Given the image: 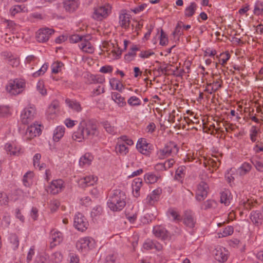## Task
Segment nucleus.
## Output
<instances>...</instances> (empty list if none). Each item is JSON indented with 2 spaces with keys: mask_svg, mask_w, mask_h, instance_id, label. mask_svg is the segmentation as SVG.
<instances>
[{
  "mask_svg": "<svg viewBox=\"0 0 263 263\" xmlns=\"http://www.w3.org/2000/svg\"><path fill=\"white\" fill-rule=\"evenodd\" d=\"M36 88L41 95H45L46 94V89L44 88V84L43 82L39 81L37 83Z\"/></svg>",
  "mask_w": 263,
  "mask_h": 263,
  "instance_id": "4d7b16f0",
  "label": "nucleus"
},
{
  "mask_svg": "<svg viewBox=\"0 0 263 263\" xmlns=\"http://www.w3.org/2000/svg\"><path fill=\"white\" fill-rule=\"evenodd\" d=\"M54 32V30L52 29L48 28H41L36 32V40L39 42H45L49 40L50 35Z\"/></svg>",
  "mask_w": 263,
  "mask_h": 263,
  "instance_id": "1a4fd4ad",
  "label": "nucleus"
},
{
  "mask_svg": "<svg viewBox=\"0 0 263 263\" xmlns=\"http://www.w3.org/2000/svg\"><path fill=\"white\" fill-rule=\"evenodd\" d=\"M88 40L86 36L79 46L84 52L91 53L93 52L94 48Z\"/></svg>",
  "mask_w": 263,
  "mask_h": 263,
  "instance_id": "5701e85b",
  "label": "nucleus"
},
{
  "mask_svg": "<svg viewBox=\"0 0 263 263\" xmlns=\"http://www.w3.org/2000/svg\"><path fill=\"white\" fill-rule=\"evenodd\" d=\"M63 64L59 61L54 62L51 65L52 73H57L61 70Z\"/></svg>",
  "mask_w": 263,
  "mask_h": 263,
  "instance_id": "79ce46f5",
  "label": "nucleus"
},
{
  "mask_svg": "<svg viewBox=\"0 0 263 263\" xmlns=\"http://www.w3.org/2000/svg\"><path fill=\"white\" fill-rule=\"evenodd\" d=\"M93 156L90 153H87L83 155L80 159L79 164L81 167H86L89 166L92 160Z\"/></svg>",
  "mask_w": 263,
  "mask_h": 263,
  "instance_id": "f3484780",
  "label": "nucleus"
},
{
  "mask_svg": "<svg viewBox=\"0 0 263 263\" xmlns=\"http://www.w3.org/2000/svg\"><path fill=\"white\" fill-rule=\"evenodd\" d=\"M78 0H65L63 2V6L66 11L72 12L75 11L78 7Z\"/></svg>",
  "mask_w": 263,
  "mask_h": 263,
  "instance_id": "dca6fc26",
  "label": "nucleus"
},
{
  "mask_svg": "<svg viewBox=\"0 0 263 263\" xmlns=\"http://www.w3.org/2000/svg\"><path fill=\"white\" fill-rule=\"evenodd\" d=\"M251 221L256 224L261 223L262 218V213H260L258 211H253L250 215Z\"/></svg>",
  "mask_w": 263,
  "mask_h": 263,
  "instance_id": "bb28decb",
  "label": "nucleus"
},
{
  "mask_svg": "<svg viewBox=\"0 0 263 263\" xmlns=\"http://www.w3.org/2000/svg\"><path fill=\"white\" fill-rule=\"evenodd\" d=\"M173 148L177 149L176 145L174 143H170L158 152V155L160 159H164L168 157L173 151Z\"/></svg>",
  "mask_w": 263,
  "mask_h": 263,
  "instance_id": "f8f14e48",
  "label": "nucleus"
},
{
  "mask_svg": "<svg viewBox=\"0 0 263 263\" xmlns=\"http://www.w3.org/2000/svg\"><path fill=\"white\" fill-rule=\"evenodd\" d=\"M114 82H116V86L115 89L120 92H122V89L123 88V84L120 81L117 80L116 79H112L109 81L110 85L112 87H113Z\"/></svg>",
  "mask_w": 263,
  "mask_h": 263,
  "instance_id": "37998d69",
  "label": "nucleus"
},
{
  "mask_svg": "<svg viewBox=\"0 0 263 263\" xmlns=\"http://www.w3.org/2000/svg\"><path fill=\"white\" fill-rule=\"evenodd\" d=\"M168 213L173 217L174 220L179 221L181 220V216L176 211L170 209L168 211Z\"/></svg>",
  "mask_w": 263,
  "mask_h": 263,
  "instance_id": "6e6d98bb",
  "label": "nucleus"
},
{
  "mask_svg": "<svg viewBox=\"0 0 263 263\" xmlns=\"http://www.w3.org/2000/svg\"><path fill=\"white\" fill-rule=\"evenodd\" d=\"M131 16L126 12V10H122L119 15V24L120 26L127 29L129 28L130 23Z\"/></svg>",
  "mask_w": 263,
  "mask_h": 263,
  "instance_id": "4468645a",
  "label": "nucleus"
},
{
  "mask_svg": "<svg viewBox=\"0 0 263 263\" xmlns=\"http://www.w3.org/2000/svg\"><path fill=\"white\" fill-rule=\"evenodd\" d=\"M143 248L147 250L155 249L157 251H160L162 249V246L156 241L148 240L144 243Z\"/></svg>",
  "mask_w": 263,
  "mask_h": 263,
  "instance_id": "6ab92c4d",
  "label": "nucleus"
},
{
  "mask_svg": "<svg viewBox=\"0 0 263 263\" xmlns=\"http://www.w3.org/2000/svg\"><path fill=\"white\" fill-rule=\"evenodd\" d=\"M182 24V22H178L175 27V30L173 31L172 33L173 35L174 36V39H176L177 41H179L180 36L183 34V31L181 28Z\"/></svg>",
  "mask_w": 263,
  "mask_h": 263,
  "instance_id": "473e14b6",
  "label": "nucleus"
},
{
  "mask_svg": "<svg viewBox=\"0 0 263 263\" xmlns=\"http://www.w3.org/2000/svg\"><path fill=\"white\" fill-rule=\"evenodd\" d=\"M6 151L10 155H18L20 153L21 148L14 145H12L10 143H7L5 145Z\"/></svg>",
  "mask_w": 263,
  "mask_h": 263,
  "instance_id": "cd10ccee",
  "label": "nucleus"
},
{
  "mask_svg": "<svg viewBox=\"0 0 263 263\" xmlns=\"http://www.w3.org/2000/svg\"><path fill=\"white\" fill-rule=\"evenodd\" d=\"M256 169L259 172H263V163L259 161H252Z\"/></svg>",
  "mask_w": 263,
  "mask_h": 263,
  "instance_id": "e2e57ef3",
  "label": "nucleus"
},
{
  "mask_svg": "<svg viewBox=\"0 0 263 263\" xmlns=\"http://www.w3.org/2000/svg\"><path fill=\"white\" fill-rule=\"evenodd\" d=\"M138 50H139V48L137 47V46H133L128 53L125 55L124 59L125 61L127 62H129L134 60L136 55V52Z\"/></svg>",
  "mask_w": 263,
  "mask_h": 263,
  "instance_id": "7c9ffc66",
  "label": "nucleus"
},
{
  "mask_svg": "<svg viewBox=\"0 0 263 263\" xmlns=\"http://www.w3.org/2000/svg\"><path fill=\"white\" fill-rule=\"evenodd\" d=\"M117 153L125 155L128 152V147L124 144H118L116 147Z\"/></svg>",
  "mask_w": 263,
  "mask_h": 263,
  "instance_id": "4c0bfd02",
  "label": "nucleus"
},
{
  "mask_svg": "<svg viewBox=\"0 0 263 263\" xmlns=\"http://www.w3.org/2000/svg\"><path fill=\"white\" fill-rule=\"evenodd\" d=\"M153 232L157 237L164 239L167 236V231L160 227H155L153 229Z\"/></svg>",
  "mask_w": 263,
  "mask_h": 263,
  "instance_id": "c756f323",
  "label": "nucleus"
},
{
  "mask_svg": "<svg viewBox=\"0 0 263 263\" xmlns=\"http://www.w3.org/2000/svg\"><path fill=\"white\" fill-rule=\"evenodd\" d=\"M159 177L154 174L148 173L144 175V180L147 183L153 184L157 182Z\"/></svg>",
  "mask_w": 263,
  "mask_h": 263,
  "instance_id": "72a5a7b5",
  "label": "nucleus"
},
{
  "mask_svg": "<svg viewBox=\"0 0 263 263\" xmlns=\"http://www.w3.org/2000/svg\"><path fill=\"white\" fill-rule=\"evenodd\" d=\"M86 36L79 35L78 34H73L70 36L69 41L72 43H76L80 41L81 43L83 42Z\"/></svg>",
  "mask_w": 263,
  "mask_h": 263,
  "instance_id": "3c124183",
  "label": "nucleus"
},
{
  "mask_svg": "<svg viewBox=\"0 0 263 263\" xmlns=\"http://www.w3.org/2000/svg\"><path fill=\"white\" fill-rule=\"evenodd\" d=\"M88 222L84 215L78 213L75 215L74 218V226L79 231L83 232L88 227Z\"/></svg>",
  "mask_w": 263,
  "mask_h": 263,
  "instance_id": "39448f33",
  "label": "nucleus"
},
{
  "mask_svg": "<svg viewBox=\"0 0 263 263\" xmlns=\"http://www.w3.org/2000/svg\"><path fill=\"white\" fill-rule=\"evenodd\" d=\"M111 98L120 107H123L126 105L124 98L118 92H112Z\"/></svg>",
  "mask_w": 263,
  "mask_h": 263,
  "instance_id": "393cba45",
  "label": "nucleus"
},
{
  "mask_svg": "<svg viewBox=\"0 0 263 263\" xmlns=\"http://www.w3.org/2000/svg\"><path fill=\"white\" fill-rule=\"evenodd\" d=\"M65 102L68 107L73 110L77 112H80L82 110V107L80 103L76 100L66 99Z\"/></svg>",
  "mask_w": 263,
  "mask_h": 263,
  "instance_id": "b1692460",
  "label": "nucleus"
},
{
  "mask_svg": "<svg viewBox=\"0 0 263 263\" xmlns=\"http://www.w3.org/2000/svg\"><path fill=\"white\" fill-rule=\"evenodd\" d=\"M111 11V7L109 5L100 6L94 10L92 17L94 19L101 21L106 18Z\"/></svg>",
  "mask_w": 263,
  "mask_h": 263,
  "instance_id": "20e7f679",
  "label": "nucleus"
},
{
  "mask_svg": "<svg viewBox=\"0 0 263 263\" xmlns=\"http://www.w3.org/2000/svg\"><path fill=\"white\" fill-rule=\"evenodd\" d=\"M168 43V39L166 35L165 34L163 30H161V35L160 39V44L162 46L166 45Z\"/></svg>",
  "mask_w": 263,
  "mask_h": 263,
  "instance_id": "bf43d9fd",
  "label": "nucleus"
},
{
  "mask_svg": "<svg viewBox=\"0 0 263 263\" xmlns=\"http://www.w3.org/2000/svg\"><path fill=\"white\" fill-rule=\"evenodd\" d=\"M51 238L52 241L51 242V247H53L58 245H59L63 240V235L61 232H51Z\"/></svg>",
  "mask_w": 263,
  "mask_h": 263,
  "instance_id": "aec40b11",
  "label": "nucleus"
},
{
  "mask_svg": "<svg viewBox=\"0 0 263 263\" xmlns=\"http://www.w3.org/2000/svg\"><path fill=\"white\" fill-rule=\"evenodd\" d=\"M216 205V202L214 200H208L204 202L201 205V209L207 210L214 208Z\"/></svg>",
  "mask_w": 263,
  "mask_h": 263,
  "instance_id": "c03bdc74",
  "label": "nucleus"
},
{
  "mask_svg": "<svg viewBox=\"0 0 263 263\" xmlns=\"http://www.w3.org/2000/svg\"><path fill=\"white\" fill-rule=\"evenodd\" d=\"M196 9V4L193 2L190 4V5L187 7L184 11V15L186 17H191L195 13Z\"/></svg>",
  "mask_w": 263,
  "mask_h": 263,
  "instance_id": "f704fd0d",
  "label": "nucleus"
},
{
  "mask_svg": "<svg viewBox=\"0 0 263 263\" xmlns=\"http://www.w3.org/2000/svg\"><path fill=\"white\" fill-rule=\"evenodd\" d=\"M232 199L231 192L229 190H224L221 193L220 202L228 206Z\"/></svg>",
  "mask_w": 263,
  "mask_h": 263,
  "instance_id": "4be33fe9",
  "label": "nucleus"
},
{
  "mask_svg": "<svg viewBox=\"0 0 263 263\" xmlns=\"http://www.w3.org/2000/svg\"><path fill=\"white\" fill-rule=\"evenodd\" d=\"M157 200L158 197L153 196L151 194L145 199V203L149 205H153Z\"/></svg>",
  "mask_w": 263,
  "mask_h": 263,
  "instance_id": "603ef678",
  "label": "nucleus"
},
{
  "mask_svg": "<svg viewBox=\"0 0 263 263\" xmlns=\"http://www.w3.org/2000/svg\"><path fill=\"white\" fill-rule=\"evenodd\" d=\"M95 240L90 237H84L80 239L76 243V247L79 250L91 249L95 247Z\"/></svg>",
  "mask_w": 263,
  "mask_h": 263,
  "instance_id": "6e6552de",
  "label": "nucleus"
},
{
  "mask_svg": "<svg viewBox=\"0 0 263 263\" xmlns=\"http://www.w3.org/2000/svg\"><path fill=\"white\" fill-rule=\"evenodd\" d=\"M65 133V127L63 126H58L54 131L53 140L58 141L63 136Z\"/></svg>",
  "mask_w": 263,
  "mask_h": 263,
  "instance_id": "2f4dec72",
  "label": "nucleus"
},
{
  "mask_svg": "<svg viewBox=\"0 0 263 263\" xmlns=\"http://www.w3.org/2000/svg\"><path fill=\"white\" fill-rule=\"evenodd\" d=\"M233 228L232 226H228L221 233L222 237H226L231 235L233 233Z\"/></svg>",
  "mask_w": 263,
  "mask_h": 263,
  "instance_id": "052dcab7",
  "label": "nucleus"
},
{
  "mask_svg": "<svg viewBox=\"0 0 263 263\" xmlns=\"http://www.w3.org/2000/svg\"><path fill=\"white\" fill-rule=\"evenodd\" d=\"M58 106V103L57 102H53L48 107L47 114L50 116V118H52V116L56 113Z\"/></svg>",
  "mask_w": 263,
  "mask_h": 263,
  "instance_id": "e433bc0d",
  "label": "nucleus"
},
{
  "mask_svg": "<svg viewBox=\"0 0 263 263\" xmlns=\"http://www.w3.org/2000/svg\"><path fill=\"white\" fill-rule=\"evenodd\" d=\"M25 7L23 5H16L11 8L10 10L11 15L14 16L16 13H20L23 11V9Z\"/></svg>",
  "mask_w": 263,
  "mask_h": 263,
  "instance_id": "09e8293b",
  "label": "nucleus"
},
{
  "mask_svg": "<svg viewBox=\"0 0 263 263\" xmlns=\"http://www.w3.org/2000/svg\"><path fill=\"white\" fill-rule=\"evenodd\" d=\"M103 126L106 132L111 134H115L117 133L116 128L110 125L108 122H105L103 123Z\"/></svg>",
  "mask_w": 263,
  "mask_h": 263,
  "instance_id": "de8ad7c7",
  "label": "nucleus"
},
{
  "mask_svg": "<svg viewBox=\"0 0 263 263\" xmlns=\"http://www.w3.org/2000/svg\"><path fill=\"white\" fill-rule=\"evenodd\" d=\"M33 177V173L32 172H27L23 176V181L24 184L25 186H28L29 185L28 179H31Z\"/></svg>",
  "mask_w": 263,
  "mask_h": 263,
  "instance_id": "13d9d810",
  "label": "nucleus"
},
{
  "mask_svg": "<svg viewBox=\"0 0 263 263\" xmlns=\"http://www.w3.org/2000/svg\"><path fill=\"white\" fill-rule=\"evenodd\" d=\"M90 78L91 79V82H90L91 83H96L102 84L105 82V78L102 76H94L91 74Z\"/></svg>",
  "mask_w": 263,
  "mask_h": 263,
  "instance_id": "49530a36",
  "label": "nucleus"
},
{
  "mask_svg": "<svg viewBox=\"0 0 263 263\" xmlns=\"http://www.w3.org/2000/svg\"><path fill=\"white\" fill-rule=\"evenodd\" d=\"M137 148L139 152L147 155L148 153V149L149 148V144L147 143L145 139H141L138 141L137 143Z\"/></svg>",
  "mask_w": 263,
  "mask_h": 263,
  "instance_id": "a211bd4d",
  "label": "nucleus"
},
{
  "mask_svg": "<svg viewBox=\"0 0 263 263\" xmlns=\"http://www.w3.org/2000/svg\"><path fill=\"white\" fill-rule=\"evenodd\" d=\"M63 256L61 252H56L53 253L50 257V260L53 263H59L62 260Z\"/></svg>",
  "mask_w": 263,
  "mask_h": 263,
  "instance_id": "a19ab883",
  "label": "nucleus"
},
{
  "mask_svg": "<svg viewBox=\"0 0 263 263\" xmlns=\"http://www.w3.org/2000/svg\"><path fill=\"white\" fill-rule=\"evenodd\" d=\"M208 163L212 167L216 168H217L220 164V161L217 157H215V159H210Z\"/></svg>",
  "mask_w": 263,
  "mask_h": 263,
  "instance_id": "5fc2aeb1",
  "label": "nucleus"
},
{
  "mask_svg": "<svg viewBox=\"0 0 263 263\" xmlns=\"http://www.w3.org/2000/svg\"><path fill=\"white\" fill-rule=\"evenodd\" d=\"M215 259L219 262H224L227 260V251L224 248L221 247L216 248L214 252Z\"/></svg>",
  "mask_w": 263,
  "mask_h": 263,
  "instance_id": "2eb2a0df",
  "label": "nucleus"
},
{
  "mask_svg": "<svg viewBox=\"0 0 263 263\" xmlns=\"http://www.w3.org/2000/svg\"><path fill=\"white\" fill-rule=\"evenodd\" d=\"M99 133L97 126L93 122L83 120L73 133L72 138L75 141L82 142L83 140L98 136Z\"/></svg>",
  "mask_w": 263,
  "mask_h": 263,
  "instance_id": "f257e3e1",
  "label": "nucleus"
},
{
  "mask_svg": "<svg viewBox=\"0 0 263 263\" xmlns=\"http://www.w3.org/2000/svg\"><path fill=\"white\" fill-rule=\"evenodd\" d=\"M48 67V65L47 64L45 63L43 64L42 67L39 70L33 73V76L34 77H37L43 75L47 71Z\"/></svg>",
  "mask_w": 263,
  "mask_h": 263,
  "instance_id": "8fccbe9b",
  "label": "nucleus"
},
{
  "mask_svg": "<svg viewBox=\"0 0 263 263\" xmlns=\"http://www.w3.org/2000/svg\"><path fill=\"white\" fill-rule=\"evenodd\" d=\"M10 241L11 245V248L13 250H16L18 248L19 246V239L16 234H12L10 235Z\"/></svg>",
  "mask_w": 263,
  "mask_h": 263,
  "instance_id": "c9c22d12",
  "label": "nucleus"
},
{
  "mask_svg": "<svg viewBox=\"0 0 263 263\" xmlns=\"http://www.w3.org/2000/svg\"><path fill=\"white\" fill-rule=\"evenodd\" d=\"M156 126L154 123H150L146 128V130L147 133H153L156 129Z\"/></svg>",
  "mask_w": 263,
  "mask_h": 263,
  "instance_id": "338daca9",
  "label": "nucleus"
},
{
  "mask_svg": "<svg viewBox=\"0 0 263 263\" xmlns=\"http://www.w3.org/2000/svg\"><path fill=\"white\" fill-rule=\"evenodd\" d=\"M35 109L33 106L25 108L21 115V120L24 124H28L34 118Z\"/></svg>",
  "mask_w": 263,
  "mask_h": 263,
  "instance_id": "423d86ee",
  "label": "nucleus"
},
{
  "mask_svg": "<svg viewBox=\"0 0 263 263\" xmlns=\"http://www.w3.org/2000/svg\"><path fill=\"white\" fill-rule=\"evenodd\" d=\"M112 71V67L111 66L107 65L102 67L100 68V71L102 73H110Z\"/></svg>",
  "mask_w": 263,
  "mask_h": 263,
  "instance_id": "774afa93",
  "label": "nucleus"
},
{
  "mask_svg": "<svg viewBox=\"0 0 263 263\" xmlns=\"http://www.w3.org/2000/svg\"><path fill=\"white\" fill-rule=\"evenodd\" d=\"M40 126V125L35 124L30 125L27 128L26 132V138L27 139H31L37 135H39L41 133Z\"/></svg>",
  "mask_w": 263,
  "mask_h": 263,
  "instance_id": "ddd939ff",
  "label": "nucleus"
},
{
  "mask_svg": "<svg viewBox=\"0 0 263 263\" xmlns=\"http://www.w3.org/2000/svg\"><path fill=\"white\" fill-rule=\"evenodd\" d=\"M25 87V82L23 80L16 79L10 80L6 86L7 91L12 96L21 93Z\"/></svg>",
  "mask_w": 263,
  "mask_h": 263,
  "instance_id": "7ed1b4c3",
  "label": "nucleus"
},
{
  "mask_svg": "<svg viewBox=\"0 0 263 263\" xmlns=\"http://www.w3.org/2000/svg\"><path fill=\"white\" fill-rule=\"evenodd\" d=\"M8 63L13 67H17L20 64V60L17 58H10L8 59Z\"/></svg>",
  "mask_w": 263,
  "mask_h": 263,
  "instance_id": "0e129e2a",
  "label": "nucleus"
},
{
  "mask_svg": "<svg viewBox=\"0 0 263 263\" xmlns=\"http://www.w3.org/2000/svg\"><path fill=\"white\" fill-rule=\"evenodd\" d=\"M142 180L140 178L135 179L132 183V188L134 196L138 197L140 195L139 191L142 186Z\"/></svg>",
  "mask_w": 263,
  "mask_h": 263,
  "instance_id": "412c9836",
  "label": "nucleus"
},
{
  "mask_svg": "<svg viewBox=\"0 0 263 263\" xmlns=\"http://www.w3.org/2000/svg\"><path fill=\"white\" fill-rule=\"evenodd\" d=\"M97 181V177L92 175L87 176L81 178L78 182L79 185L82 188L93 185Z\"/></svg>",
  "mask_w": 263,
  "mask_h": 263,
  "instance_id": "9d476101",
  "label": "nucleus"
},
{
  "mask_svg": "<svg viewBox=\"0 0 263 263\" xmlns=\"http://www.w3.org/2000/svg\"><path fill=\"white\" fill-rule=\"evenodd\" d=\"M183 223L187 227L193 228L196 223V220L193 216L190 213H185Z\"/></svg>",
  "mask_w": 263,
  "mask_h": 263,
  "instance_id": "a878e982",
  "label": "nucleus"
},
{
  "mask_svg": "<svg viewBox=\"0 0 263 263\" xmlns=\"http://www.w3.org/2000/svg\"><path fill=\"white\" fill-rule=\"evenodd\" d=\"M126 195L121 190H115L111 193L107 201L108 208L112 211H120L126 205Z\"/></svg>",
  "mask_w": 263,
  "mask_h": 263,
  "instance_id": "f03ea898",
  "label": "nucleus"
},
{
  "mask_svg": "<svg viewBox=\"0 0 263 263\" xmlns=\"http://www.w3.org/2000/svg\"><path fill=\"white\" fill-rule=\"evenodd\" d=\"M219 56V63L222 66H224L230 58V54L228 52L221 53Z\"/></svg>",
  "mask_w": 263,
  "mask_h": 263,
  "instance_id": "ea45409f",
  "label": "nucleus"
},
{
  "mask_svg": "<svg viewBox=\"0 0 263 263\" xmlns=\"http://www.w3.org/2000/svg\"><path fill=\"white\" fill-rule=\"evenodd\" d=\"M102 213V207L100 206H96L92 209L91 212V217L92 219H96L100 215H101Z\"/></svg>",
  "mask_w": 263,
  "mask_h": 263,
  "instance_id": "58836bf2",
  "label": "nucleus"
},
{
  "mask_svg": "<svg viewBox=\"0 0 263 263\" xmlns=\"http://www.w3.org/2000/svg\"><path fill=\"white\" fill-rule=\"evenodd\" d=\"M64 182L61 179L53 180L49 187L48 191L52 194H57L61 192L64 187Z\"/></svg>",
  "mask_w": 263,
  "mask_h": 263,
  "instance_id": "9b49d317",
  "label": "nucleus"
},
{
  "mask_svg": "<svg viewBox=\"0 0 263 263\" xmlns=\"http://www.w3.org/2000/svg\"><path fill=\"white\" fill-rule=\"evenodd\" d=\"M209 186L204 181H201L197 186L196 193V199L199 201H202L206 197Z\"/></svg>",
  "mask_w": 263,
  "mask_h": 263,
  "instance_id": "0eeeda50",
  "label": "nucleus"
},
{
  "mask_svg": "<svg viewBox=\"0 0 263 263\" xmlns=\"http://www.w3.org/2000/svg\"><path fill=\"white\" fill-rule=\"evenodd\" d=\"M263 12V2H258L255 5L254 13L259 15Z\"/></svg>",
  "mask_w": 263,
  "mask_h": 263,
  "instance_id": "864d4df0",
  "label": "nucleus"
},
{
  "mask_svg": "<svg viewBox=\"0 0 263 263\" xmlns=\"http://www.w3.org/2000/svg\"><path fill=\"white\" fill-rule=\"evenodd\" d=\"M127 103L130 106H139L141 104V100L136 96H132L127 100Z\"/></svg>",
  "mask_w": 263,
  "mask_h": 263,
  "instance_id": "a18cd8bd",
  "label": "nucleus"
},
{
  "mask_svg": "<svg viewBox=\"0 0 263 263\" xmlns=\"http://www.w3.org/2000/svg\"><path fill=\"white\" fill-rule=\"evenodd\" d=\"M257 134H258V130L256 129V127L253 126L251 130V134H250V139H251V140L253 142H254L256 141V137L257 136Z\"/></svg>",
  "mask_w": 263,
  "mask_h": 263,
  "instance_id": "680f3d73",
  "label": "nucleus"
},
{
  "mask_svg": "<svg viewBox=\"0 0 263 263\" xmlns=\"http://www.w3.org/2000/svg\"><path fill=\"white\" fill-rule=\"evenodd\" d=\"M251 168L252 166L250 163L245 162L238 168L237 173L241 176H244L248 173L251 171Z\"/></svg>",
  "mask_w": 263,
  "mask_h": 263,
  "instance_id": "c85d7f7f",
  "label": "nucleus"
},
{
  "mask_svg": "<svg viewBox=\"0 0 263 263\" xmlns=\"http://www.w3.org/2000/svg\"><path fill=\"white\" fill-rule=\"evenodd\" d=\"M101 86H99L97 88L94 89L93 91L92 92V95L94 96H97L101 93H103L105 92V88L104 87H102L101 89Z\"/></svg>",
  "mask_w": 263,
  "mask_h": 263,
  "instance_id": "69168bd1",
  "label": "nucleus"
}]
</instances>
